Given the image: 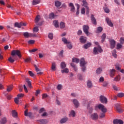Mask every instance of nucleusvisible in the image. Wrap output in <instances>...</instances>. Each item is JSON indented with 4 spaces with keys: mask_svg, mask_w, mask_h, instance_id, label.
I'll list each match as a JSON object with an SVG mask.
<instances>
[{
    "mask_svg": "<svg viewBox=\"0 0 124 124\" xmlns=\"http://www.w3.org/2000/svg\"><path fill=\"white\" fill-rule=\"evenodd\" d=\"M26 81L28 83V87H29V88H31V82L30 81L29 78H26Z\"/></svg>",
    "mask_w": 124,
    "mask_h": 124,
    "instance_id": "nucleus-36",
    "label": "nucleus"
},
{
    "mask_svg": "<svg viewBox=\"0 0 124 124\" xmlns=\"http://www.w3.org/2000/svg\"><path fill=\"white\" fill-rule=\"evenodd\" d=\"M19 100H20V99L16 97L15 98V102L16 103V104H18L19 103Z\"/></svg>",
    "mask_w": 124,
    "mask_h": 124,
    "instance_id": "nucleus-59",
    "label": "nucleus"
},
{
    "mask_svg": "<svg viewBox=\"0 0 124 124\" xmlns=\"http://www.w3.org/2000/svg\"><path fill=\"white\" fill-rule=\"evenodd\" d=\"M106 113V112H102V113H100V116H99L100 119H102V118H103L105 117V113Z\"/></svg>",
    "mask_w": 124,
    "mask_h": 124,
    "instance_id": "nucleus-48",
    "label": "nucleus"
},
{
    "mask_svg": "<svg viewBox=\"0 0 124 124\" xmlns=\"http://www.w3.org/2000/svg\"><path fill=\"white\" fill-rule=\"evenodd\" d=\"M59 56L61 58H62L63 57V50H62L59 53Z\"/></svg>",
    "mask_w": 124,
    "mask_h": 124,
    "instance_id": "nucleus-58",
    "label": "nucleus"
},
{
    "mask_svg": "<svg viewBox=\"0 0 124 124\" xmlns=\"http://www.w3.org/2000/svg\"><path fill=\"white\" fill-rule=\"evenodd\" d=\"M46 97H48V95L47 93H44L42 94V99H44V98H46Z\"/></svg>",
    "mask_w": 124,
    "mask_h": 124,
    "instance_id": "nucleus-60",
    "label": "nucleus"
},
{
    "mask_svg": "<svg viewBox=\"0 0 124 124\" xmlns=\"http://www.w3.org/2000/svg\"><path fill=\"white\" fill-rule=\"evenodd\" d=\"M13 90V86L12 85L8 86L7 89V91L8 92H11Z\"/></svg>",
    "mask_w": 124,
    "mask_h": 124,
    "instance_id": "nucleus-40",
    "label": "nucleus"
},
{
    "mask_svg": "<svg viewBox=\"0 0 124 124\" xmlns=\"http://www.w3.org/2000/svg\"><path fill=\"white\" fill-rule=\"evenodd\" d=\"M69 117H70V118H71V117L74 118V117H75V111L73 110H71L69 114Z\"/></svg>",
    "mask_w": 124,
    "mask_h": 124,
    "instance_id": "nucleus-27",
    "label": "nucleus"
},
{
    "mask_svg": "<svg viewBox=\"0 0 124 124\" xmlns=\"http://www.w3.org/2000/svg\"><path fill=\"white\" fill-rule=\"evenodd\" d=\"M60 65L62 69H64V68L66 67V64H65V62H62Z\"/></svg>",
    "mask_w": 124,
    "mask_h": 124,
    "instance_id": "nucleus-29",
    "label": "nucleus"
},
{
    "mask_svg": "<svg viewBox=\"0 0 124 124\" xmlns=\"http://www.w3.org/2000/svg\"><path fill=\"white\" fill-rule=\"evenodd\" d=\"M11 56L12 57H15V56H17L18 58H21L22 55H21V51L19 50H14L11 52Z\"/></svg>",
    "mask_w": 124,
    "mask_h": 124,
    "instance_id": "nucleus-3",
    "label": "nucleus"
},
{
    "mask_svg": "<svg viewBox=\"0 0 124 124\" xmlns=\"http://www.w3.org/2000/svg\"><path fill=\"white\" fill-rule=\"evenodd\" d=\"M79 8H80V5L77 4V13L76 15H78L79 14Z\"/></svg>",
    "mask_w": 124,
    "mask_h": 124,
    "instance_id": "nucleus-53",
    "label": "nucleus"
},
{
    "mask_svg": "<svg viewBox=\"0 0 124 124\" xmlns=\"http://www.w3.org/2000/svg\"><path fill=\"white\" fill-rule=\"evenodd\" d=\"M115 107L118 113H123V112H124V110L121 108V105L120 104H115Z\"/></svg>",
    "mask_w": 124,
    "mask_h": 124,
    "instance_id": "nucleus-7",
    "label": "nucleus"
},
{
    "mask_svg": "<svg viewBox=\"0 0 124 124\" xmlns=\"http://www.w3.org/2000/svg\"><path fill=\"white\" fill-rule=\"evenodd\" d=\"M115 72H116V70L114 69H112L110 71L109 75L110 77H114Z\"/></svg>",
    "mask_w": 124,
    "mask_h": 124,
    "instance_id": "nucleus-24",
    "label": "nucleus"
},
{
    "mask_svg": "<svg viewBox=\"0 0 124 124\" xmlns=\"http://www.w3.org/2000/svg\"><path fill=\"white\" fill-rule=\"evenodd\" d=\"M72 62H76V63H79V60L77 58H73Z\"/></svg>",
    "mask_w": 124,
    "mask_h": 124,
    "instance_id": "nucleus-38",
    "label": "nucleus"
},
{
    "mask_svg": "<svg viewBox=\"0 0 124 124\" xmlns=\"http://www.w3.org/2000/svg\"><path fill=\"white\" fill-rule=\"evenodd\" d=\"M113 124H124V122L121 119H114L113 121Z\"/></svg>",
    "mask_w": 124,
    "mask_h": 124,
    "instance_id": "nucleus-11",
    "label": "nucleus"
},
{
    "mask_svg": "<svg viewBox=\"0 0 124 124\" xmlns=\"http://www.w3.org/2000/svg\"><path fill=\"white\" fill-rule=\"evenodd\" d=\"M62 41L64 43V44H67L68 43V41L66 38L63 37L62 38Z\"/></svg>",
    "mask_w": 124,
    "mask_h": 124,
    "instance_id": "nucleus-44",
    "label": "nucleus"
},
{
    "mask_svg": "<svg viewBox=\"0 0 124 124\" xmlns=\"http://www.w3.org/2000/svg\"><path fill=\"white\" fill-rule=\"evenodd\" d=\"M82 6H84L85 7V8H87L89 7V4L88 3V2H87L86 0H83L82 1Z\"/></svg>",
    "mask_w": 124,
    "mask_h": 124,
    "instance_id": "nucleus-20",
    "label": "nucleus"
},
{
    "mask_svg": "<svg viewBox=\"0 0 124 124\" xmlns=\"http://www.w3.org/2000/svg\"><path fill=\"white\" fill-rule=\"evenodd\" d=\"M37 122H40V124H47L48 120L47 119H40L38 120Z\"/></svg>",
    "mask_w": 124,
    "mask_h": 124,
    "instance_id": "nucleus-17",
    "label": "nucleus"
},
{
    "mask_svg": "<svg viewBox=\"0 0 124 124\" xmlns=\"http://www.w3.org/2000/svg\"><path fill=\"white\" fill-rule=\"evenodd\" d=\"M7 123V119L6 117H3L0 120V124H5Z\"/></svg>",
    "mask_w": 124,
    "mask_h": 124,
    "instance_id": "nucleus-18",
    "label": "nucleus"
},
{
    "mask_svg": "<svg viewBox=\"0 0 124 124\" xmlns=\"http://www.w3.org/2000/svg\"><path fill=\"white\" fill-rule=\"evenodd\" d=\"M17 98L19 99L21 98V97H23L24 96V94L22 93H20V94H18L17 95Z\"/></svg>",
    "mask_w": 124,
    "mask_h": 124,
    "instance_id": "nucleus-62",
    "label": "nucleus"
},
{
    "mask_svg": "<svg viewBox=\"0 0 124 124\" xmlns=\"http://www.w3.org/2000/svg\"><path fill=\"white\" fill-rule=\"evenodd\" d=\"M48 37L49 38V39L52 40L53 38H54V35L52 33H49L48 34Z\"/></svg>",
    "mask_w": 124,
    "mask_h": 124,
    "instance_id": "nucleus-46",
    "label": "nucleus"
},
{
    "mask_svg": "<svg viewBox=\"0 0 124 124\" xmlns=\"http://www.w3.org/2000/svg\"><path fill=\"white\" fill-rule=\"evenodd\" d=\"M103 30V29L101 27H99L97 28V32H101Z\"/></svg>",
    "mask_w": 124,
    "mask_h": 124,
    "instance_id": "nucleus-49",
    "label": "nucleus"
},
{
    "mask_svg": "<svg viewBox=\"0 0 124 124\" xmlns=\"http://www.w3.org/2000/svg\"><path fill=\"white\" fill-rule=\"evenodd\" d=\"M15 27L16 28H18V29L21 28V27H22L21 22L20 23L16 22L15 23Z\"/></svg>",
    "mask_w": 124,
    "mask_h": 124,
    "instance_id": "nucleus-30",
    "label": "nucleus"
},
{
    "mask_svg": "<svg viewBox=\"0 0 124 124\" xmlns=\"http://www.w3.org/2000/svg\"><path fill=\"white\" fill-rule=\"evenodd\" d=\"M53 25L55 28H59V23L58 20H55L53 21Z\"/></svg>",
    "mask_w": 124,
    "mask_h": 124,
    "instance_id": "nucleus-39",
    "label": "nucleus"
},
{
    "mask_svg": "<svg viewBox=\"0 0 124 124\" xmlns=\"http://www.w3.org/2000/svg\"><path fill=\"white\" fill-rule=\"evenodd\" d=\"M106 22H107V24L108 25V26H109V27H113L114 25L108 17L106 18Z\"/></svg>",
    "mask_w": 124,
    "mask_h": 124,
    "instance_id": "nucleus-12",
    "label": "nucleus"
},
{
    "mask_svg": "<svg viewBox=\"0 0 124 124\" xmlns=\"http://www.w3.org/2000/svg\"><path fill=\"white\" fill-rule=\"evenodd\" d=\"M81 14H85L86 13V11H85V8H82L81 10Z\"/></svg>",
    "mask_w": 124,
    "mask_h": 124,
    "instance_id": "nucleus-64",
    "label": "nucleus"
},
{
    "mask_svg": "<svg viewBox=\"0 0 124 124\" xmlns=\"http://www.w3.org/2000/svg\"><path fill=\"white\" fill-rule=\"evenodd\" d=\"M91 18L93 24V25H96V19H95V17H94V16H93V15H91Z\"/></svg>",
    "mask_w": 124,
    "mask_h": 124,
    "instance_id": "nucleus-16",
    "label": "nucleus"
},
{
    "mask_svg": "<svg viewBox=\"0 0 124 124\" xmlns=\"http://www.w3.org/2000/svg\"><path fill=\"white\" fill-rule=\"evenodd\" d=\"M102 42L103 43L105 41V39L106 38V34L104 33L102 36Z\"/></svg>",
    "mask_w": 124,
    "mask_h": 124,
    "instance_id": "nucleus-42",
    "label": "nucleus"
},
{
    "mask_svg": "<svg viewBox=\"0 0 124 124\" xmlns=\"http://www.w3.org/2000/svg\"><path fill=\"white\" fill-rule=\"evenodd\" d=\"M120 43L121 44H124V38L123 37H121L120 39Z\"/></svg>",
    "mask_w": 124,
    "mask_h": 124,
    "instance_id": "nucleus-63",
    "label": "nucleus"
},
{
    "mask_svg": "<svg viewBox=\"0 0 124 124\" xmlns=\"http://www.w3.org/2000/svg\"><path fill=\"white\" fill-rule=\"evenodd\" d=\"M71 65L74 68V70H75V71H77L78 68L76 65H75V64L74 63H71Z\"/></svg>",
    "mask_w": 124,
    "mask_h": 124,
    "instance_id": "nucleus-37",
    "label": "nucleus"
},
{
    "mask_svg": "<svg viewBox=\"0 0 124 124\" xmlns=\"http://www.w3.org/2000/svg\"><path fill=\"white\" fill-rule=\"evenodd\" d=\"M62 73H68L69 72V70L67 68H65L64 69L61 70Z\"/></svg>",
    "mask_w": 124,
    "mask_h": 124,
    "instance_id": "nucleus-31",
    "label": "nucleus"
},
{
    "mask_svg": "<svg viewBox=\"0 0 124 124\" xmlns=\"http://www.w3.org/2000/svg\"><path fill=\"white\" fill-rule=\"evenodd\" d=\"M8 61L11 62V63H13L15 62V58L14 57H10L8 58Z\"/></svg>",
    "mask_w": 124,
    "mask_h": 124,
    "instance_id": "nucleus-25",
    "label": "nucleus"
},
{
    "mask_svg": "<svg viewBox=\"0 0 124 124\" xmlns=\"http://www.w3.org/2000/svg\"><path fill=\"white\" fill-rule=\"evenodd\" d=\"M67 121H68V118L67 117H65L60 120V124H64L65 123H66Z\"/></svg>",
    "mask_w": 124,
    "mask_h": 124,
    "instance_id": "nucleus-21",
    "label": "nucleus"
},
{
    "mask_svg": "<svg viewBox=\"0 0 124 124\" xmlns=\"http://www.w3.org/2000/svg\"><path fill=\"white\" fill-rule=\"evenodd\" d=\"M110 48L111 49H114L115 46H116V41L114 39L111 40L110 41Z\"/></svg>",
    "mask_w": 124,
    "mask_h": 124,
    "instance_id": "nucleus-13",
    "label": "nucleus"
},
{
    "mask_svg": "<svg viewBox=\"0 0 124 124\" xmlns=\"http://www.w3.org/2000/svg\"><path fill=\"white\" fill-rule=\"evenodd\" d=\"M104 10L106 13H109L110 12V10L107 7L104 8Z\"/></svg>",
    "mask_w": 124,
    "mask_h": 124,
    "instance_id": "nucleus-55",
    "label": "nucleus"
},
{
    "mask_svg": "<svg viewBox=\"0 0 124 124\" xmlns=\"http://www.w3.org/2000/svg\"><path fill=\"white\" fill-rule=\"evenodd\" d=\"M87 109L89 110V114H92V113H93V108L92 107H90V104L88 105Z\"/></svg>",
    "mask_w": 124,
    "mask_h": 124,
    "instance_id": "nucleus-26",
    "label": "nucleus"
},
{
    "mask_svg": "<svg viewBox=\"0 0 124 124\" xmlns=\"http://www.w3.org/2000/svg\"><path fill=\"white\" fill-rule=\"evenodd\" d=\"M83 31L88 36L89 35V30H90V27L88 25H83Z\"/></svg>",
    "mask_w": 124,
    "mask_h": 124,
    "instance_id": "nucleus-5",
    "label": "nucleus"
},
{
    "mask_svg": "<svg viewBox=\"0 0 124 124\" xmlns=\"http://www.w3.org/2000/svg\"><path fill=\"white\" fill-rule=\"evenodd\" d=\"M23 35L27 38H29V37H32V36H34L33 34L31 33H29L28 32H24L23 33Z\"/></svg>",
    "mask_w": 124,
    "mask_h": 124,
    "instance_id": "nucleus-10",
    "label": "nucleus"
},
{
    "mask_svg": "<svg viewBox=\"0 0 124 124\" xmlns=\"http://www.w3.org/2000/svg\"><path fill=\"white\" fill-rule=\"evenodd\" d=\"M40 20V16H37L35 18V22L37 24Z\"/></svg>",
    "mask_w": 124,
    "mask_h": 124,
    "instance_id": "nucleus-34",
    "label": "nucleus"
},
{
    "mask_svg": "<svg viewBox=\"0 0 124 124\" xmlns=\"http://www.w3.org/2000/svg\"><path fill=\"white\" fill-rule=\"evenodd\" d=\"M55 5L56 7L59 8L60 6L62 5V2H60L59 1H55Z\"/></svg>",
    "mask_w": 124,
    "mask_h": 124,
    "instance_id": "nucleus-28",
    "label": "nucleus"
},
{
    "mask_svg": "<svg viewBox=\"0 0 124 124\" xmlns=\"http://www.w3.org/2000/svg\"><path fill=\"white\" fill-rule=\"evenodd\" d=\"M12 116L14 118H15V117H17V112H16V110H12Z\"/></svg>",
    "mask_w": 124,
    "mask_h": 124,
    "instance_id": "nucleus-35",
    "label": "nucleus"
},
{
    "mask_svg": "<svg viewBox=\"0 0 124 124\" xmlns=\"http://www.w3.org/2000/svg\"><path fill=\"white\" fill-rule=\"evenodd\" d=\"M67 44V48H68V49L72 48V45H71V43H70V42H68V43Z\"/></svg>",
    "mask_w": 124,
    "mask_h": 124,
    "instance_id": "nucleus-45",
    "label": "nucleus"
},
{
    "mask_svg": "<svg viewBox=\"0 0 124 124\" xmlns=\"http://www.w3.org/2000/svg\"><path fill=\"white\" fill-rule=\"evenodd\" d=\"M91 119L92 120H97L98 119V115L96 113H93L91 115Z\"/></svg>",
    "mask_w": 124,
    "mask_h": 124,
    "instance_id": "nucleus-14",
    "label": "nucleus"
},
{
    "mask_svg": "<svg viewBox=\"0 0 124 124\" xmlns=\"http://www.w3.org/2000/svg\"><path fill=\"white\" fill-rule=\"evenodd\" d=\"M40 3V0H33L32 2L33 5H36Z\"/></svg>",
    "mask_w": 124,
    "mask_h": 124,
    "instance_id": "nucleus-32",
    "label": "nucleus"
},
{
    "mask_svg": "<svg viewBox=\"0 0 124 124\" xmlns=\"http://www.w3.org/2000/svg\"><path fill=\"white\" fill-rule=\"evenodd\" d=\"M57 65H56L55 62H52V66H51V70H53V71H55L56 70V66Z\"/></svg>",
    "mask_w": 124,
    "mask_h": 124,
    "instance_id": "nucleus-33",
    "label": "nucleus"
},
{
    "mask_svg": "<svg viewBox=\"0 0 124 124\" xmlns=\"http://www.w3.org/2000/svg\"><path fill=\"white\" fill-rule=\"evenodd\" d=\"M49 18L50 19H54V18H55V14L53 13H51V14H50Z\"/></svg>",
    "mask_w": 124,
    "mask_h": 124,
    "instance_id": "nucleus-52",
    "label": "nucleus"
},
{
    "mask_svg": "<svg viewBox=\"0 0 124 124\" xmlns=\"http://www.w3.org/2000/svg\"><path fill=\"white\" fill-rule=\"evenodd\" d=\"M80 42L82 44H85L87 42V38L83 36H81L79 38Z\"/></svg>",
    "mask_w": 124,
    "mask_h": 124,
    "instance_id": "nucleus-8",
    "label": "nucleus"
},
{
    "mask_svg": "<svg viewBox=\"0 0 124 124\" xmlns=\"http://www.w3.org/2000/svg\"><path fill=\"white\" fill-rule=\"evenodd\" d=\"M62 89V84H59L57 86V90H58V91H61Z\"/></svg>",
    "mask_w": 124,
    "mask_h": 124,
    "instance_id": "nucleus-56",
    "label": "nucleus"
},
{
    "mask_svg": "<svg viewBox=\"0 0 124 124\" xmlns=\"http://www.w3.org/2000/svg\"><path fill=\"white\" fill-rule=\"evenodd\" d=\"M100 101L102 103H105L106 104H107L108 102L107 98L103 95H101L100 96Z\"/></svg>",
    "mask_w": 124,
    "mask_h": 124,
    "instance_id": "nucleus-6",
    "label": "nucleus"
},
{
    "mask_svg": "<svg viewBox=\"0 0 124 124\" xmlns=\"http://www.w3.org/2000/svg\"><path fill=\"white\" fill-rule=\"evenodd\" d=\"M69 7L71 8L70 11L71 12H75V7H74V5L73 3H69Z\"/></svg>",
    "mask_w": 124,
    "mask_h": 124,
    "instance_id": "nucleus-19",
    "label": "nucleus"
},
{
    "mask_svg": "<svg viewBox=\"0 0 124 124\" xmlns=\"http://www.w3.org/2000/svg\"><path fill=\"white\" fill-rule=\"evenodd\" d=\"M29 74L31 77H33V76H34V74H33V73L31 71H29Z\"/></svg>",
    "mask_w": 124,
    "mask_h": 124,
    "instance_id": "nucleus-61",
    "label": "nucleus"
},
{
    "mask_svg": "<svg viewBox=\"0 0 124 124\" xmlns=\"http://www.w3.org/2000/svg\"><path fill=\"white\" fill-rule=\"evenodd\" d=\"M73 103H74L76 108H78V107H79V102L77 99H74L73 100Z\"/></svg>",
    "mask_w": 124,
    "mask_h": 124,
    "instance_id": "nucleus-15",
    "label": "nucleus"
},
{
    "mask_svg": "<svg viewBox=\"0 0 124 124\" xmlns=\"http://www.w3.org/2000/svg\"><path fill=\"white\" fill-rule=\"evenodd\" d=\"M91 45H92L91 43H87V44L84 45L83 48L84 49H88V48H90V47H91Z\"/></svg>",
    "mask_w": 124,
    "mask_h": 124,
    "instance_id": "nucleus-23",
    "label": "nucleus"
},
{
    "mask_svg": "<svg viewBox=\"0 0 124 124\" xmlns=\"http://www.w3.org/2000/svg\"><path fill=\"white\" fill-rule=\"evenodd\" d=\"M87 85V88H88V89H92V88L93 87V83L91 80H88Z\"/></svg>",
    "mask_w": 124,
    "mask_h": 124,
    "instance_id": "nucleus-22",
    "label": "nucleus"
},
{
    "mask_svg": "<svg viewBox=\"0 0 124 124\" xmlns=\"http://www.w3.org/2000/svg\"><path fill=\"white\" fill-rule=\"evenodd\" d=\"M28 109H26L25 111H24V115L26 117H29V118H31L32 116V112H29L28 113Z\"/></svg>",
    "mask_w": 124,
    "mask_h": 124,
    "instance_id": "nucleus-9",
    "label": "nucleus"
},
{
    "mask_svg": "<svg viewBox=\"0 0 124 124\" xmlns=\"http://www.w3.org/2000/svg\"><path fill=\"white\" fill-rule=\"evenodd\" d=\"M38 31H39V29L38 27H35L33 29V31L34 32H38Z\"/></svg>",
    "mask_w": 124,
    "mask_h": 124,
    "instance_id": "nucleus-50",
    "label": "nucleus"
},
{
    "mask_svg": "<svg viewBox=\"0 0 124 124\" xmlns=\"http://www.w3.org/2000/svg\"><path fill=\"white\" fill-rule=\"evenodd\" d=\"M95 108H98L103 113H106L107 112V108H105L104 105L100 104L95 107Z\"/></svg>",
    "mask_w": 124,
    "mask_h": 124,
    "instance_id": "nucleus-4",
    "label": "nucleus"
},
{
    "mask_svg": "<svg viewBox=\"0 0 124 124\" xmlns=\"http://www.w3.org/2000/svg\"><path fill=\"white\" fill-rule=\"evenodd\" d=\"M94 44L95 45H98L97 47H94L93 49V55H98V53H102L103 52V50L101 48L100 46H98V42H95Z\"/></svg>",
    "mask_w": 124,
    "mask_h": 124,
    "instance_id": "nucleus-1",
    "label": "nucleus"
},
{
    "mask_svg": "<svg viewBox=\"0 0 124 124\" xmlns=\"http://www.w3.org/2000/svg\"><path fill=\"white\" fill-rule=\"evenodd\" d=\"M117 96H118V97H123L124 96V93H119L117 94Z\"/></svg>",
    "mask_w": 124,
    "mask_h": 124,
    "instance_id": "nucleus-57",
    "label": "nucleus"
},
{
    "mask_svg": "<svg viewBox=\"0 0 124 124\" xmlns=\"http://www.w3.org/2000/svg\"><path fill=\"white\" fill-rule=\"evenodd\" d=\"M60 28L61 29H64V28H65V25L63 22L60 23Z\"/></svg>",
    "mask_w": 124,
    "mask_h": 124,
    "instance_id": "nucleus-43",
    "label": "nucleus"
},
{
    "mask_svg": "<svg viewBox=\"0 0 124 124\" xmlns=\"http://www.w3.org/2000/svg\"><path fill=\"white\" fill-rule=\"evenodd\" d=\"M88 63L87 62L85 61V59L83 58H81L80 60V65L81 67V70L83 72H85L86 70V65Z\"/></svg>",
    "mask_w": 124,
    "mask_h": 124,
    "instance_id": "nucleus-2",
    "label": "nucleus"
},
{
    "mask_svg": "<svg viewBox=\"0 0 124 124\" xmlns=\"http://www.w3.org/2000/svg\"><path fill=\"white\" fill-rule=\"evenodd\" d=\"M122 47L123 46L121 44H117L116 49L117 50H119V49H121V48H122Z\"/></svg>",
    "mask_w": 124,
    "mask_h": 124,
    "instance_id": "nucleus-54",
    "label": "nucleus"
},
{
    "mask_svg": "<svg viewBox=\"0 0 124 124\" xmlns=\"http://www.w3.org/2000/svg\"><path fill=\"white\" fill-rule=\"evenodd\" d=\"M34 42H35V41L33 40H30L28 41V44H34Z\"/></svg>",
    "mask_w": 124,
    "mask_h": 124,
    "instance_id": "nucleus-51",
    "label": "nucleus"
},
{
    "mask_svg": "<svg viewBox=\"0 0 124 124\" xmlns=\"http://www.w3.org/2000/svg\"><path fill=\"white\" fill-rule=\"evenodd\" d=\"M101 72H102V69H101V68H98V69H97L96 73L97 74H100Z\"/></svg>",
    "mask_w": 124,
    "mask_h": 124,
    "instance_id": "nucleus-47",
    "label": "nucleus"
},
{
    "mask_svg": "<svg viewBox=\"0 0 124 124\" xmlns=\"http://www.w3.org/2000/svg\"><path fill=\"white\" fill-rule=\"evenodd\" d=\"M112 56L114 58H117V50L114 49L112 51Z\"/></svg>",
    "mask_w": 124,
    "mask_h": 124,
    "instance_id": "nucleus-41",
    "label": "nucleus"
}]
</instances>
